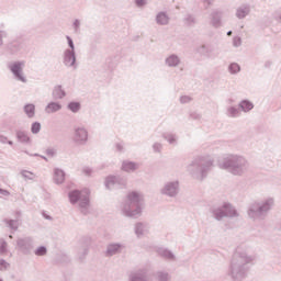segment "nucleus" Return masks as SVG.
<instances>
[{
	"instance_id": "f257e3e1",
	"label": "nucleus",
	"mask_w": 281,
	"mask_h": 281,
	"mask_svg": "<svg viewBox=\"0 0 281 281\" xmlns=\"http://www.w3.org/2000/svg\"><path fill=\"white\" fill-rule=\"evenodd\" d=\"M256 260V257L247 254V250L237 248L231 259L227 276L233 281H243L249 273V265Z\"/></svg>"
},
{
	"instance_id": "f03ea898",
	"label": "nucleus",
	"mask_w": 281,
	"mask_h": 281,
	"mask_svg": "<svg viewBox=\"0 0 281 281\" xmlns=\"http://www.w3.org/2000/svg\"><path fill=\"white\" fill-rule=\"evenodd\" d=\"M214 168V158L210 155H200L193 158L187 170L198 181H203Z\"/></svg>"
},
{
	"instance_id": "7ed1b4c3",
	"label": "nucleus",
	"mask_w": 281,
	"mask_h": 281,
	"mask_svg": "<svg viewBox=\"0 0 281 281\" xmlns=\"http://www.w3.org/2000/svg\"><path fill=\"white\" fill-rule=\"evenodd\" d=\"M221 170H226L234 177H243L249 172V160L243 155L229 154L218 164Z\"/></svg>"
},
{
	"instance_id": "20e7f679",
	"label": "nucleus",
	"mask_w": 281,
	"mask_h": 281,
	"mask_svg": "<svg viewBox=\"0 0 281 281\" xmlns=\"http://www.w3.org/2000/svg\"><path fill=\"white\" fill-rule=\"evenodd\" d=\"M273 207H276V198L268 196L249 204L247 215L251 221H265Z\"/></svg>"
},
{
	"instance_id": "39448f33",
	"label": "nucleus",
	"mask_w": 281,
	"mask_h": 281,
	"mask_svg": "<svg viewBox=\"0 0 281 281\" xmlns=\"http://www.w3.org/2000/svg\"><path fill=\"white\" fill-rule=\"evenodd\" d=\"M142 205H144V195L133 191L127 194V200L122 204V212L124 216L137 218L142 215Z\"/></svg>"
},
{
	"instance_id": "423d86ee",
	"label": "nucleus",
	"mask_w": 281,
	"mask_h": 281,
	"mask_svg": "<svg viewBox=\"0 0 281 281\" xmlns=\"http://www.w3.org/2000/svg\"><path fill=\"white\" fill-rule=\"evenodd\" d=\"M68 199L71 205H76L78 203L79 211L81 214L87 216L89 214V209L91 207V202L89 200V193H85V191L80 190H71L68 193Z\"/></svg>"
},
{
	"instance_id": "0eeeda50",
	"label": "nucleus",
	"mask_w": 281,
	"mask_h": 281,
	"mask_svg": "<svg viewBox=\"0 0 281 281\" xmlns=\"http://www.w3.org/2000/svg\"><path fill=\"white\" fill-rule=\"evenodd\" d=\"M211 214L215 221H223V218H238L239 216L238 211L227 202L222 206H213L211 209Z\"/></svg>"
},
{
	"instance_id": "6e6552de",
	"label": "nucleus",
	"mask_w": 281,
	"mask_h": 281,
	"mask_svg": "<svg viewBox=\"0 0 281 281\" xmlns=\"http://www.w3.org/2000/svg\"><path fill=\"white\" fill-rule=\"evenodd\" d=\"M9 70L11 71L14 80L18 82H22L23 85H27V77L23 69H25V63L23 60L13 61L9 64Z\"/></svg>"
},
{
	"instance_id": "1a4fd4ad",
	"label": "nucleus",
	"mask_w": 281,
	"mask_h": 281,
	"mask_svg": "<svg viewBox=\"0 0 281 281\" xmlns=\"http://www.w3.org/2000/svg\"><path fill=\"white\" fill-rule=\"evenodd\" d=\"M180 192V183L179 180L167 181L164 183L162 188L160 189V194L162 196H168L169 199H177Z\"/></svg>"
},
{
	"instance_id": "9d476101",
	"label": "nucleus",
	"mask_w": 281,
	"mask_h": 281,
	"mask_svg": "<svg viewBox=\"0 0 281 281\" xmlns=\"http://www.w3.org/2000/svg\"><path fill=\"white\" fill-rule=\"evenodd\" d=\"M224 16L225 10L221 8L212 9L209 13V25H211V27H214V30L223 27Z\"/></svg>"
},
{
	"instance_id": "9b49d317",
	"label": "nucleus",
	"mask_w": 281,
	"mask_h": 281,
	"mask_svg": "<svg viewBox=\"0 0 281 281\" xmlns=\"http://www.w3.org/2000/svg\"><path fill=\"white\" fill-rule=\"evenodd\" d=\"M104 186L106 190H120L126 186V178L122 176H108Z\"/></svg>"
},
{
	"instance_id": "f8f14e48",
	"label": "nucleus",
	"mask_w": 281,
	"mask_h": 281,
	"mask_svg": "<svg viewBox=\"0 0 281 281\" xmlns=\"http://www.w3.org/2000/svg\"><path fill=\"white\" fill-rule=\"evenodd\" d=\"M72 142L77 146H85L89 142V132L85 126H75Z\"/></svg>"
},
{
	"instance_id": "ddd939ff",
	"label": "nucleus",
	"mask_w": 281,
	"mask_h": 281,
	"mask_svg": "<svg viewBox=\"0 0 281 281\" xmlns=\"http://www.w3.org/2000/svg\"><path fill=\"white\" fill-rule=\"evenodd\" d=\"M16 245L24 256H30L34 249V239L32 237H22L16 240Z\"/></svg>"
},
{
	"instance_id": "4468645a",
	"label": "nucleus",
	"mask_w": 281,
	"mask_h": 281,
	"mask_svg": "<svg viewBox=\"0 0 281 281\" xmlns=\"http://www.w3.org/2000/svg\"><path fill=\"white\" fill-rule=\"evenodd\" d=\"M63 64L68 69H78V61L76 58V50H64Z\"/></svg>"
},
{
	"instance_id": "2eb2a0df",
	"label": "nucleus",
	"mask_w": 281,
	"mask_h": 281,
	"mask_svg": "<svg viewBox=\"0 0 281 281\" xmlns=\"http://www.w3.org/2000/svg\"><path fill=\"white\" fill-rule=\"evenodd\" d=\"M128 281H153V278L148 276L147 268H139L130 273Z\"/></svg>"
},
{
	"instance_id": "dca6fc26",
	"label": "nucleus",
	"mask_w": 281,
	"mask_h": 281,
	"mask_svg": "<svg viewBox=\"0 0 281 281\" xmlns=\"http://www.w3.org/2000/svg\"><path fill=\"white\" fill-rule=\"evenodd\" d=\"M126 249V246L124 244L120 243H111L108 244L106 249H105V257L106 258H113V256H117L122 254Z\"/></svg>"
},
{
	"instance_id": "f3484780",
	"label": "nucleus",
	"mask_w": 281,
	"mask_h": 281,
	"mask_svg": "<svg viewBox=\"0 0 281 281\" xmlns=\"http://www.w3.org/2000/svg\"><path fill=\"white\" fill-rule=\"evenodd\" d=\"M198 53L202 56H205V58H209L211 60H214L215 58H218V52L216 48L210 46V45H202L198 48Z\"/></svg>"
},
{
	"instance_id": "a211bd4d",
	"label": "nucleus",
	"mask_w": 281,
	"mask_h": 281,
	"mask_svg": "<svg viewBox=\"0 0 281 281\" xmlns=\"http://www.w3.org/2000/svg\"><path fill=\"white\" fill-rule=\"evenodd\" d=\"M251 14V4L243 3L236 8L235 16L241 21L243 19H247Z\"/></svg>"
},
{
	"instance_id": "6ab92c4d",
	"label": "nucleus",
	"mask_w": 281,
	"mask_h": 281,
	"mask_svg": "<svg viewBox=\"0 0 281 281\" xmlns=\"http://www.w3.org/2000/svg\"><path fill=\"white\" fill-rule=\"evenodd\" d=\"M165 65L170 68H177L181 65V57L177 54H171L165 58Z\"/></svg>"
},
{
	"instance_id": "aec40b11",
	"label": "nucleus",
	"mask_w": 281,
	"mask_h": 281,
	"mask_svg": "<svg viewBox=\"0 0 281 281\" xmlns=\"http://www.w3.org/2000/svg\"><path fill=\"white\" fill-rule=\"evenodd\" d=\"M157 25H170V15L166 11H159L155 18Z\"/></svg>"
},
{
	"instance_id": "412c9836",
	"label": "nucleus",
	"mask_w": 281,
	"mask_h": 281,
	"mask_svg": "<svg viewBox=\"0 0 281 281\" xmlns=\"http://www.w3.org/2000/svg\"><path fill=\"white\" fill-rule=\"evenodd\" d=\"M65 170L60 169V168H55L54 169V183H56V186H61V183H65Z\"/></svg>"
},
{
	"instance_id": "4be33fe9",
	"label": "nucleus",
	"mask_w": 281,
	"mask_h": 281,
	"mask_svg": "<svg viewBox=\"0 0 281 281\" xmlns=\"http://www.w3.org/2000/svg\"><path fill=\"white\" fill-rule=\"evenodd\" d=\"M134 232L137 238H142V236L148 233V225L146 223L138 222L134 226Z\"/></svg>"
},
{
	"instance_id": "5701e85b",
	"label": "nucleus",
	"mask_w": 281,
	"mask_h": 281,
	"mask_svg": "<svg viewBox=\"0 0 281 281\" xmlns=\"http://www.w3.org/2000/svg\"><path fill=\"white\" fill-rule=\"evenodd\" d=\"M15 137L20 144H32V139L30 138V135L25 131H16Z\"/></svg>"
},
{
	"instance_id": "b1692460",
	"label": "nucleus",
	"mask_w": 281,
	"mask_h": 281,
	"mask_svg": "<svg viewBox=\"0 0 281 281\" xmlns=\"http://www.w3.org/2000/svg\"><path fill=\"white\" fill-rule=\"evenodd\" d=\"M183 23L187 27H194V25L199 23V19H196V15L192 13H187L183 18Z\"/></svg>"
},
{
	"instance_id": "393cba45",
	"label": "nucleus",
	"mask_w": 281,
	"mask_h": 281,
	"mask_svg": "<svg viewBox=\"0 0 281 281\" xmlns=\"http://www.w3.org/2000/svg\"><path fill=\"white\" fill-rule=\"evenodd\" d=\"M154 278L156 281H170L172 276L166 270H158L155 272Z\"/></svg>"
},
{
	"instance_id": "a878e982",
	"label": "nucleus",
	"mask_w": 281,
	"mask_h": 281,
	"mask_svg": "<svg viewBox=\"0 0 281 281\" xmlns=\"http://www.w3.org/2000/svg\"><path fill=\"white\" fill-rule=\"evenodd\" d=\"M63 109V105L58 102H49L46 106H45V113H47L48 115L52 113H58V111H60Z\"/></svg>"
},
{
	"instance_id": "bb28decb",
	"label": "nucleus",
	"mask_w": 281,
	"mask_h": 281,
	"mask_svg": "<svg viewBox=\"0 0 281 281\" xmlns=\"http://www.w3.org/2000/svg\"><path fill=\"white\" fill-rule=\"evenodd\" d=\"M137 168H139V164L137 162L125 160L122 164V170H124V172H135Z\"/></svg>"
},
{
	"instance_id": "cd10ccee",
	"label": "nucleus",
	"mask_w": 281,
	"mask_h": 281,
	"mask_svg": "<svg viewBox=\"0 0 281 281\" xmlns=\"http://www.w3.org/2000/svg\"><path fill=\"white\" fill-rule=\"evenodd\" d=\"M52 95L54 100H63L67 95V92L63 89V86H55Z\"/></svg>"
},
{
	"instance_id": "c85d7f7f",
	"label": "nucleus",
	"mask_w": 281,
	"mask_h": 281,
	"mask_svg": "<svg viewBox=\"0 0 281 281\" xmlns=\"http://www.w3.org/2000/svg\"><path fill=\"white\" fill-rule=\"evenodd\" d=\"M238 106L239 111H243V113H249L254 109V102L245 99L238 103Z\"/></svg>"
},
{
	"instance_id": "c756f323",
	"label": "nucleus",
	"mask_w": 281,
	"mask_h": 281,
	"mask_svg": "<svg viewBox=\"0 0 281 281\" xmlns=\"http://www.w3.org/2000/svg\"><path fill=\"white\" fill-rule=\"evenodd\" d=\"M157 254L158 256L165 258L166 260H175V254H172V251H170L167 248H158Z\"/></svg>"
},
{
	"instance_id": "7c9ffc66",
	"label": "nucleus",
	"mask_w": 281,
	"mask_h": 281,
	"mask_svg": "<svg viewBox=\"0 0 281 281\" xmlns=\"http://www.w3.org/2000/svg\"><path fill=\"white\" fill-rule=\"evenodd\" d=\"M8 52L10 54H16V52H21V42L19 41H12L7 45Z\"/></svg>"
},
{
	"instance_id": "2f4dec72",
	"label": "nucleus",
	"mask_w": 281,
	"mask_h": 281,
	"mask_svg": "<svg viewBox=\"0 0 281 281\" xmlns=\"http://www.w3.org/2000/svg\"><path fill=\"white\" fill-rule=\"evenodd\" d=\"M24 113L29 119L34 117L36 115V105L32 103H27L24 105Z\"/></svg>"
},
{
	"instance_id": "473e14b6",
	"label": "nucleus",
	"mask_w": 281,
	"mask_h": 281,
	"mask_svg": "<svg viewBox=\"0 0 281 281\" xmlns=\"http://www.w3.org/2000/svg\"><path fill=\"white\" fill-rule=\"evenodd\" d=\"M164 139H166V142H168V144H170L171 146H177V140L179 139V136H177V134H172V133H165L162 135Z\"/></svg>"
},
{
	"instance_id": "72a5a7b5",
	"label": "nucleus",
	"mask_w": 281,
	"mask_h": 281,
	"mask_svg": "<svg viewBox=\"0 0 281 281\" xmlns=\"http://www.w3.org/2000/svg\"><path fill=\"white\" fill-rule=\"evenodd\" d=\"M227 117H240V109L236 106H229L226 110Z\"/></svg>"
},
{
	"instance_id": "f704fd0d",
	"label": "nucleus",
	"mask_w": 281,
	"mask_h": 281,
	"mask_svg": "<svg viewBox=\"0 0 281 281\" xmlns=\"http://www.w3.org/2000/svg\"><path fill=\"white\" fill-rule=\"evenodd\" d=\"M68 111H71V113H78L80 109H82V105L78 101H71L67 105Z\"/></svg>"
},
{
	"instance_id": "c9c22d12",
	"label": "nucleus",
	"mask_w": 281,
	"mask_h": 281,
	"mask_svg": "<svg viewBox=\"0 0 281 281\" xmlns=\"http://www.w3.org/2000/svg\"><path fill=\"white\" fill-rule=\"evenodd\" d=\"M228 72L232 76H236L237 74H240V65H238V63H231L228 65Z\"/></svg>"
},
{
	"instance_id": "e433bc0d",
	"label": "nucleus",
	"mask_w": 281,
	"mask_h": 281,
	"mask_svg": "<svg viewBox=\"0 0 281 281\" xmlns=\"http://www.w3.org/2000/svg\"><path fill=\"white\" fill-rule=\"evenodd\" d=\"M89 256V246H82L78 251V259L82 262Z\"/></svg>"
},
{
	"instance_id": "4c0bfd02",
	"label": "nucleus",
	"mask_w": 281,
	"mask_h": 281,
	"mask_svg": "<svg viewBox=\"0 0 281 281\" xmlns=\"http://www.w3.org/2000/svg\"><path fill=\"white\" fill-rule=\"evenodd\" d=\"M31 133H33V135H38V133H41V123L40 122L32 123Z\"/></svg>"
},
{
	"instance_id": "58836bf2",
	"label": "nucleus",
	"mask_w": 281,
	"mask_h": 281,
	"mask_svg": "<svg viewBox=\"0 0 281 281\" xmlns=\"http://www.w3.org/2000/svg\"><path fill=\"white\" fill-rule=\"evenodd\" d=\"M4 223H7L8 227H10V229H14L16 232V229H19V222L14 221V220H4Z\"/></svg>"
},
{
	"instance_id": "ea45409f",
	"label": "nucleus",
	"mask_w": 281,
	"mask_h": 281,
	"mask_svg": "<svg viewBox=\"0 0 281 281\" xmlns=\"http://www.w3.org/2000/svg\"><path fill=\"white\" fill-rule=\"evenodd\" d=\"M66 40H67L68 47H69L66 49V52H76V45L74 44V40L71 38V36L67 35Z\"/></svg>"
},
{
	"instance_id": "a19ab883",
	"label": "nucleus",
	"mask_w": 281,
	"mask_h": 281,
	"mask_svg": "<svg viewBox=\"0 0 281 281\" xmlns=\"http://www.w3.org/2000/svg\"><path fill=\"white\" fill-rule=\"evenodd\" d=\"M80 25H82V22H80L79 19L74 20L72 30H74L75 34H80Z\"/></svg>"
},
{
	"instance_id": "79ce46f5",
	"label": "nucleus",
	"mask_w": 281,
	"mask_h": 281,
	"mask_svg": "<svg viewBox=\"0 0 281 281\" xmlns=\"http://www.w3.org/2000/svg\"><path fill=\"white\" fill-rule=\"evenodd\" d=\"M34 254L35 256H47V247L40 246L38 248L35 249Z\"/></svg>"
},
{
	"instance_id": "37998d69",
	"label": "nucleus",
	"mask_w": 281,
	"mask_h": 281,
	"mask_svg": "<svg viewBox=\"0 0 281 281\" xmlns=\"http://www.w3.org/2000/svg\"><path fill=\"white\" fill-rule=\"evenodd\" d=\"M0 254H8V241L5 239H0Z\"/></svg>"
},
{
	"instance_id": "c03bdc74",
	"label": "nucleus",
	"mask_w": 281,
	"mask_h": 281,
	"mask_svg": "<svg viewBox=\"0 0 281 281\" xmlns=\"http://www.w3.org/2000/svg\"><path fill=\"white\" fill-rule=\"evenodd\" d=\"M10 263L5 259H0V271H8Z\"/></svg>"
},
{
	"instance_id": "a18cd8bd",
	"label": "nucleus",
	"mask_w": 281,
	"mask_h": 281,
	"mask_svg": "<svg viewBox=\"0 0 281 281\" xmlns=\"http://www.w3.org/2000/svg\"><path fill=\"white\" fill-rule=\"evenodd\" d=\"M0 144H9V146H13L14 142L8 140V136L0 134Z\"/></svg>"
},
{
	"instance_id": "49530a36",
	"label": "nucleus",
	"mask_w": 281,
	"mask_h": 281,
	"mask_svg": "<svg viewBox=\"0 0 281 281\" xmlns=\"http://www.w3.org/2000/svg\"><path fill=\"white\" fill-rule=\"evenodd\" d=\"M192 102V98L189 95H182L180 97V103L181 104H190Z\"/></svg>"
},
{
	"instance_id": "de8ad7c7",
	"label": "nucleus",
	"mask_w": 281,
	"mask_h": 281,
	"mask_svg": "<svg viewBox=\"0 0 281 281\" xmlns=\"http://www.w3.org/2000/svg\"><path fill=\"white\" fill-rule=\"evenodd\" d=\"M243 45V40L239 36L233 38V46L240 47Z\"/></svg>"
},
{
	"instance_id": "09e8293b",
	"label": "nucleus",
	"mask_w": 281,
	"mask_h": 281,
	"mask_svg": "<svg viewBox=\"0 0 281 281\" xmlns=\"http://www.w3.org/2000/svg\"><path fill=\"white\" fill-rule=\"evenodd\" d=\"M162 148H164V145H161V143H154L153 145L154 153H161Z\"/></svg>"
},
{
	"instance_id": "8fccbe9b",
	"label": "nucleus",
	"mask_w": 281,
	"mask_h": 281,
	"mask_svg": "<svg viewBox=\"0 0 281 281\" xmlns=\"http://www.w3.org/2000/svg\"><path fill=\"white\" fill-rule=\"evenodd\" d=\"M136 8H144L145 5H148V0H135Z\"/></svg>"
},
{
	"instance_id": "3c124183",
	"label": "nucleus",
	"mask_w": 281,
	"mask_h": 281,
	"mask_svg": "<svg viewBox=\"0 0 281 281\" xmlns=\"http://www.w3.org/2000/svg\"><path fill=\"white\" fill-rule=\"evenodd\" d=\"M190 120L199 121V120H201V114L199 112H191Z\"/></svg>"
},
{
	"instance_id": "603ef678",
	"label": "nucleus",
	"mask_w": 281,
	"mask_h": 281,
	"mask_svg": "<svg viewBox=\"0 0 281 281\" xmlns=\"http://www.w3.org/2000/svg\"><path fill=\"white\" fill-rule=\"evenodd\" d=\"M83 175H86V177H91V175L93 173V169L89 168V167H85L82 169Z\"/></svg>"
},
{
	"instance_id": "864d4df0",
	"label": "nucleus",
	"mask_w": 281,
	"mask_h": 281,
	"mask_svg": "<svg viewBox=\"0 0 281 281\" xmlns=\"http://www.w3.org/2000/svg\"><path fill=\"white\" fill-rule=\"evenodd\" d=\"M46 155L48 157H56V149L55 148H48L46 149Z\"/></svg>"
},
{
	"instance_id": "5fc2aeb1",
	"label": "nucleus",
	"mask_w": 281,
	"mask_h": 281,
	"mask_svg": "<svg viewBox=\"0 0 281 281\" xmlns=\"http://www.w3.org/2000/svg\"><path fill=\"white\" fill-rule=\"evenodd\" d=\"M21 175H22V177H23L24 179H32V178L30 177V175H33V173L30 172V171H27V170H22V171H21Z\"/></svg>"
},
{
	"instance_id": "6e6d98bb",
	"label": "nucleus",
	"mask_w": 281,
	"mask_h": 281,
	"mask_svg": "<svg viewBox=\"0 0 281 281\" xmlns=\"http://www.w3.org/2000/svg\"><path fill=\"white\" fill-rule=\"evenodd\" d=\"M274 20L281 23V11L274 12Z\"/></svg>"
},
{
	"instance_id": "4d7b16f0",
	"label": "nucleus",
	"mask_w": 281,
	"mask_h": 281,
	"mask_svg": "<svg viewBox=\"0 0 281 281\" xmlns=\"http://www.w3.org/2000/svg\"><path fill=\"white\" fill-rule=\"evenodd\" d=\"M115 146H116V150H117L119 153H122V151L124 150V144L117 143Z\"/></svg>"
},
{
	"instance_id": "13d9d810",
	"label": "nucleus",
	"mask_w": 281,
	"mask_h": 281,
	"mask_svg": "<svg viewBox=\"0 0 281 281\" xmlns=\"http://www.w3.org/2000/svg\"><path fill=\"white\" fill-rule=\"evenodd\" d=\"M0 194H2V196H10V191L0 188Z\"/></svg>"
},
{
	"instance_id": "bf43d9fd",
	"label": "nucleus",
	"mask_w": 281,
	"mask_h": 281,
	"mask_svg": "<svg viewBox=\"0 0 281 281\" xmlns=\"http://www.w3.org/2000/svg\"><path fill=\"white\" fill-rule=\"evenodd\" d=\"M3 45V35L2 32H0V47Z\"/></svg>"
},
{
	"instance_id": "052dcab7",
	"label": "nucleus",
	"mask_w": 281,
	"mask_h": 281,
	"mask_svg": "<svg viewBox=\"0 0 281 281\" xmlns=\"http://www.w3.org/2000/svg\"><path fill=\"white\" fill-rule=\"evenodd\" d=\"M204 3H207V5H212V3H214V0H204Z\"/></svg>"
},
{
	"instance_id": "680f3d73",
	"label": "nucleus",
	"mask_w": 281,
	"mask_h": 281,
	"mask_svg": "<svg viewBox=\"0 0 281 281\" xmlns=\"http://www.w3.org/2000/svg\"><path fill=\"white\" fill-rule=\"evenodd\" d=\"M44 218H46V221H52V216L46 215L45 213L43 214Z\"/></svg>"
},
{
	"instance_id": "e2e57ef3",
	"label": "nucleus",
	"mask_w": 281,
	"mask_h": 281,
	"mask_svg": "<svg viewBox=\"0 0 281 281\" xmlns=\"http://www.w3.org/2000/svg\"><path fill=\"white\" fill-rule=\"evenodd\" d=\"M233 32L232 31H228L227 32V36H232Z\"/></svg>"
},
{
	"instance_id": "0e129e2a",
	"label": "nucleus",
	"mask_w": 281,
	"mask_h": 281,
	"mask_svg": "<svg viewBox=\"0 0 281 281\" xmlns=\"http://www.w3.org/2000/svg\"><path fill=\"white\" fill-rule=\"evenodd\" d=\"M42 157V159H45V161H47V157H45V156H41Z\"/></svg>"
},
{
	"instance_id": "69168bd1",
	"label": "nucleus",
	"mask_w": 281,
	"mask_h": 281,
	"mask_svg": "<svg viewBox=\"0 0 281 281\" xmlns=\"http://www.w3.org/2000/svg\"><path fill=\"white\" fill-rule=\"evenodd\" d=\"M34 157H38V154H34Z\"/></svg>"
},
{
	"instance_id": "338daca9",
	"label": "nucleus",
	"mask_w": 281,
	"mask_h": 281,
	"mask_svg": "<svg viewBox=\"0 0 281 281\" xmlns=\"http://www.w3.org/2000/svg\"><path fill=\"white\" fill-rule=\"evenodd\" d=\"M9 238H12V235H10Z\"/></svg>"
},
{
	"instance_id": "774afa93",
	"label": "nucleus",
	"mask_w": 281,
	"mask_h": 281,
	"mask_svg": "<svg viewBox=\"0 0 281 281\" xmlns=\"http://www.w3.org/2000/svg\"><path fill=\"white\" fill-rule=\"evenodd\" d=\"M0 281H3V279L0 278Z\"/></svg>"
}]
</instances>
